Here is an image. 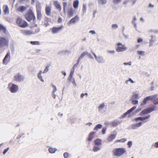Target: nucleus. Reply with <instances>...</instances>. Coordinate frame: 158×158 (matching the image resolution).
Returning <instances> with one entry per match:
<instances>
[{
    "label": "nucleus",
    "instance_id": "14",
    "mask_svg": "<svg viewBox=\"0 0 158 158\" xmlns=\"http://www.w3.org/2000/svg\"><path fill=\"white\" fill-rule=\"evenodd\" d=\"M152 101L155 105H158V95L155 94L152 95Z\"/></svg>",
    "mask_w": 158,
    "mask_h": 158
},
{
    "label": "nucleus",
    "instance_id": "59",
    "mask_svg": "<svg viewBox=\"0 0 158 158\" xmlns=\"http://www.w3.org/2000/svg\"><path fill=\"white\" fill-rule=\"evenodd\" d=\"M127 141V139L125 138H123L120 139V142L124 143Z\"/></svg>",
    "mask_w": 158,
    "mask_h": 158
},
{
    "label": "nucleus",
    "instance_id": "38",
    "mask_svg": "<svg viewBox=\"0 0 158 158\" xmlns=\"http://www.w3.org/2000/svg\"><path fill=\"white\" fill-rule=\"evenodd\" d=\"M145 52L142 51H138L137 54L141 56H143L144 55Z\"/></svg>",
    "mask_w": 158,
    "mask_h": 158
},
{
    "label": "nucleus",
    "instance_id": "44",
    "mask_svg": "<svg viewBox=\"0 0 158 158\" xmlns=\"http://www.w3.org/2000/svg\"><path fill=\"white\" fill-rule=\"evenodd\" d=\"M86 11V5L83 4V13H85Z\"/></svg>",
    "mask_w": 158,
    "mask_h": 158
},
{
    "label": "nucleus",
    "instance_id": "20",
    "mask_svg": "<svg viewBox=\"0 0 158 158\" xmlns=\"http://www.w3.org/2000/svg\"><path fill=\"white\" fill-rule=\"evenodd\" d=\"M79 19V18L77 15H76L75 17L69 21V23L71 24H74L77 21H78Z\"/></svg>",
    "mask_w": 158,
    "mask_h": 158
},
{
    "label": "nucleus",
    "instance_id": "49",
    "mask_svg": "<svg viewBox=\"0 0 158 158\" xmlns=\"http://www.w3.org/2000/svg\"><path fill=\"white\" fill-rule=\"evenodd\" d=\"M64 158H68L69 157V154L68 152H66L64 154Z\"/></svg>",
    "mask_w": 158,
    "mask_h": 158
},
{
    "label": "nucleus",
    "instance_id": "53",
    "mask_svg": "<svg viewBox=\"0 0 158 158\" xmlns=\"http://www.w3.org/2000/svg\"><path fill=\"white\" fill-rule=\"evenodd\" d=\"M9 148H8L6 149H5L4 150V151L3 152V155H5L6 154V153L9 150Z\"/></svg>",
    "mask_w": 158,
    "mask_h": 158
},
{
    "label": "nucleus",
    "instance_id": "12",
    "mask_svg": "<svg viewBox=\"0 0 158 158\" xmlns=\"http://www.w3.org/2000/svg\"><path fill=\"white\" fill-rule=\"evenodd\" d=\"M10 52L8 51L6 53L3 60V63L6 64L10 61Z\"/></svg>",
    "mask_w": 158,
    "mask_h": 158
},
{
    "label": "nucleus",
    "instance_id": "54",
    "mask_svg": "<svg viewBox=\"0 0 158 158\" xmlns=\"http://www.w3.org/2000/svg\"><path fill=\"white\" fill-rule=\"evenodd\" d=\"M106 130V127H104L102 128V132L103 134H105Z\"/></svg>",
    "mask_w": 158,
    "mask_h": 158
},
{
    "label": "nucleus",
    "instance_id": "30",
    "mask_svg": "<svg viewBox=\"0 0 158 158\" xmlns=\"http://www.w3.org/2000/svg\"><path fill=\"white\" fill-rule=\"evenodd\" d=\"M98 2V4L102 5H105L107 2V0H97Z\"/></svg>",
    "mask_w": 158,
    "mask_h": 158
},
{
    "label": "nucleus",
    "instance_id": "13",
    "mask_svg": "<svg viewBox=\"0 0 158 158\" xmlns=\"http://www.w3.org/2000/svg\"><path fill=\"white\" fill-rule=\"evenodd\" d=\"M95 58L96 60L98 63H104L105 62V60L104 58L101 56H95Z\"/></svg>",
    "mask_w": 158,
    "mask_h": 158
},
{
    "label": "nucleus",
    "instance_id": "25",
    "mask_svg": "<svg viewBox=\"0 0 158 158\" xmlns=\"http://www.w3.org/2000/svg\"><path fill=\"white\" fill-rule=\"evenodd\" d=\"M27 8V7L25 6H20L19 7L17 8V10L21 12H23L24 11L26 10Z\"/></svg>",
    "mask_w": 158,
    "mask_h": 158
},
{
    "label": "nucleus",
    "instance_id": "19",
    "mask_svg": "<svg viewBox=\"0 0 158 158\" xmlns=\"http://www.w3.org/2000/svg\"><path fill=\"white\" fill-rule=\"evenodd\" d=\"M122 123V121L118 120L117 119L114 120L112 121L110 124H111L112 127H116L119 124Z\"/></svg>",
    "mask_w": 158,
    "mask_h": 158
},
{
    "label": "nucleus",
    "instance_id": "29",
    "mask_svg": "<svg viewBox=\"0 0 158 158\" xmlns=\"http://www.w3.org/2000/svg\"><path fill=\"white\" fill-rule=\"evenodd\" d=\"M6 29L2 25L0 24V31H2L4 34H6Z\"/></svg>",
    "mask_w": 158,
    "mask_h": 158
},
{
    "label": "nucleus",
    "instance_id": "45",
    "mask_svg": "<svg viewBox=\"0 0 158 158\" xmlns=\"http://www.w3.org/2000/svg\"><path fill=\"white\" fill-rule=\"evenodd\" d=\"M52 86L53 88V89L52 91V93H55V92L57 90V88L56 86L53 85V84H52Z\"/></svg>",
    "mask_w": 158,
    "mask_h": 158
},
{
    "label": "nucleus",
    "instance_id": "11",
    "mask_svg": "<svg viewBox=\"0 0 158 158\" xmlns=\"http://www.w3.org/2000/svg\"><path fill=\"white\" fill-rule=\"evenodd\" d=\"M136 108V106H133L131 109L128 110L126 113L121 115L119 117L120 119H121L124 118L127 115L131 113Z\"/></svg>",
    "mask_w": 158,
    "mask_h": 158
},
{
    "label": "nucleus",
    "instance_id": "43",
    "mask_svg": "<svg viewBox=\"0 0 158 158\" xmlns=\"http://www.w3.org/2000/svg\"><path fill=\"white\" fill-rule=\"evenodd\" d=\"M63 10L64 12V13H65V8L66 7L67 5V2H63Z\"/></svg>",
    "mask_w": 158,
    "mask_h": 158
},
{
    "label": "nucleus",
    "instance_id": "63",
    "mask_svg": "<svg viewBox=\"0 0 158 158\" xmlns=\"http://www.w3.org/2000/svg\"><path fill=\"white\" fill-rule=\"evenodd\" d=\"M129 81L132 84H134L135 83V82L133 81L131 78H129Z\"/></svg>",
    "mask_w": 158,
    "mask_h": 158
},
{
    "label": "nucleus",
    "instance_id": "2",
    "mask_svg": "<svg viewBox=\"0 0 158 158\" xmlns=\"http://www.w3.org/2000/svg\"><path fill=\"white\" fill-rule=\"evenodd\" d=\"M126 152L125 148H115L112 151L113 156L117 157L121 156Z\"/></svg>",
    "mask_w": 158,
    "mask_h": 158
},
{
    "label": "nucleus",
    "instance_id": "15",
    "mask_svg": "<svg viewBox=\"0 0 158 158\" xmlns=\"http://www.w3.org/2000/svg\"><path fill=\"white\" fill-rule=\"evenodd\" d=\"M63 28V26H61L58 27H53L52 30V32L54 34H56L60 32Z\"/></svg>",
    "mask_w": 158,
    "mask_h": 158
},
{
    "label": "nucleus",
    "instance_id": "57",
    "mask_svg": "<svg viewBox=\"0 0 158 158\" xmlns=\"http://www.w3.org/2000/svg\"><path fill=\"white\" fill-rule=\"evenodd\" d=\"M71 82H72V84L73 85V86L75 87H76L77 86V84L75 82L74 79H73V81Z\"/></svg>",
    "mask_w": 158,
    "mask_h": 158
},
{
    "label": "nucleus",
    "instance_id": "27",
    "mask_svg": "<svg viewBox=\"0 0 158 158\" xmlns=\"http://www.w3.org/2000/svg\"><path fill=\"white\" fill-rule=\"evenodd\" d=\"M37 19L40 20H41L42 16L41 11L40 10H37Z\"/></svg>",
    "mask_w": 158,
    "mask_h": 158
},
{
    "label": "nucleus",
    "instance_id": "23",
    "mask_svg": "<svg viewBox=\"0 0 158 158\" xmlns=\"http://www.w3.org/2000/svg\"><path fill=\"white\" fill-rule=\"evenodd\" d=\"M42 73V70H40L39 73L37 74V77L42 82H44V80L43 79L41 75Z\"/></svg>",
    "mask_w": 158,
    "mask_h": 158
},
{
    "label": "nucleus",
    "instance_id": "48",
    "mask_svg": "<svg viewBox=\"0 0 158 158\" xmlns=\"http://www.w3.org/2000/svg\"><path fill=\"white\" fill-rule=\"evenodd\" d=\"M132 142L131 141H129L128 142L127 145L128 146V147L129 148H130L131 147V146L132 145Z\"/></svg>",
    "mask_w": 158,
    "mask_h": 158
},
{
    "label": "nucleus",
    "instance_id": "33",
    "mask_svg": "<svg viewBox=\"0 0 158 158\" xmlns=\"http://www.w3.org/2000/svg\"><path fill=\"white\" fill-rule=\"evenodd\" d=\"M102 125L101 124H99L96 125L94 129V130L98 131V129L101 128L102 127Z\"/></svg>",
    "mask_w": 158,
    "mask_h": 158
},
{
    "label": "nucleus",
    "instance_id": "8",
    "mask_svg": "<svg viewBox=\"0 0 158 158\" xmlns=\"http://www.w3.org/2000/svg\"><path fill=\"white\" fill-rule=\"evenodd\" d=\"M26 19L29 22L31 21L32 19H35L34 14L31 10L29 11V12L25 15Z\"/></svg>",
    "mask_w": 158,
    "mask_h": 158
},
{
    "label": "nucleus",
    "instance_id": "61",
    "mask_svg": "<svg viewBox=\"0 0 158 158\" xmlns=\"http://www.w3.org/2000/svg\"><path fill=\"white\" fill-rule=\"evenodd\" d=\"M88 55V56L90 58H91V59H93L94 58L90 54V53H89L88 52V54L87 55Z\"/></svg>",
    "mask_w": 158,
    "mask_h": 158
},
{
    "label": "nucleus",
    "instance_id": "28",
    "mask_svg": "<svg viewBox=\"0 0 158 158\" xmlns=\"http://www.w3.org/2000/svg\"><path fill=\"white\" fill-rule=\"evenodd\" d=\"M116 136V135L114 134H111L108 138L109 141H112L114 139Z\"/></svg>",
    "mask_w": 158,
    "mask_h": 158
},
{
    "label": "nucleus",
    "instance_id": "58",
    "mask_svg": "<svg viewBox=\"0 0 158 158\" xmlns=\"http://www.w3.org/2000/svg\"><path fill=\"white\" fill-rule=\"evenodd\" d=\"M73 79H74L73 77V76H69L68 77V79L69 81L70 82H72L73 81Z\"/></svg>",
    "mask_w": 158,
    "mask_h": 158
},
{
    "label": "nucleus",
    "instance_id": "5",
    "mask_svg": "<svg viewBox=\"0 0 158 158\" xmlns=\"http://www.w3.org/2000/svg\"><path fill=\"white\" fill-rule=\"evenodd\" d=\"M8 88L12 93H15L19 90L18 85L13 83H9L8 85Z\"/></svg>",
    "mask_w": 158,
    "mask_h": 158
},
{
    "label": "nucleus",
    "instance_id": "4",
    "mask_svg": "<svg viewBox=\"0 0 158 158\" xmlns=\"http://www.w3.org/2000/svg\"><path fill=\"white\" fill-rule=\"evenodd\" d=\"M16 23L20 27L25 28L28 25L27 23L25 20L20 18H18L16 20Z\"/></svg>",
    "mask_w": 158,
    "mask_h": 158
},
{
    "label": "nucleus",
    "instance_id": "52",
    "mask_svg": "<svg viewBox=\"0 0 158 158\" xmlns=\"http://www.w3.org/2000/svg\"><path fill=\"white\" fill-rule=\"evenodd\" d=\"M123 64L125 65H129L130 66L131 65V61H129L128 63L124 62L123 63Z\"/></svg>",
    "mask_w": 158,
    "mask_h": 158
},
{
    "label": "nucleus",
    "instance_id": "46",
    "mask_svg": "<svg viewBox=\"0 0 158 158\" xmlns=\"http://www.w3.org/2000/svg\"><path fill=\"white\" fill-rule=\"evenodd\" d=\"M132 24L133 25L135 29L136 30H137V24L136 23V22L132 21Z\"/></svg>",
    "mask_w": 158,
    "mask_h": 158
},
{
    "label": "nucleus",
    "instance_id": "51",
    "mask_svg": "<svg viewBox=\"0 0 158 158\" xmlns=\"http://www.w3.org/2000/svg\"><path fill=\"white\" fill-rule=\"evenodd\" d=\"M121 0H114L113 2L115 4H117L121 1Z\"/></svg>",
    "mask_w": 158,
    "mask_h": 158
},
{
    "label": "nucleus",
    "instance_id": "50",
    "mask_svg": "<svg viewBox=\"0 0 158 158\" xmlns=\"http://www.w3.org/2000/svg\"><path fill=\"white\" fill-rule=\"evenodd\" d=\"M74 71V69H72V70H71L69 76H73Z\"/></svg>",
    "mask_w": 158,
    "mask_h": 158
},
{
    "label": "nucleus",
    "instance_id": "3",
    "mask_svg": "<svg viewBox=\"0 0 158 158\" xmlns=\"http://www.w3.org/2000/svg\"><path fill=\"white\" fill-rule=\"evenodd\" d=\"M157 110V107L154 105H153L151 107L146 108L142 110L140 113V115L143 116L145 114L151 113L153 111Z\"/></svg>",
    "mask_w": 158,
    "mask_h": 158
},
{
    "label": "nucleus",
    "instance_id": "1",
    "mask_svg": "<svg viewBox=\"0 0 158 158\" xmlns=\"http://www.w3.org/2000/svg\"><path fill=\"white\" fill-rule=\"evenodd\" d=\"M150 117V115H148L145 117H139L135 118L134 120L135 122H138L139 120L141 121V122L132 124L131 126V128L133 130L137 129L138 128L141 127L143 124L147 122L148 121V119Z\"/></svg>",
    "mask_w": 158,
    "mask_h": 158
},
{
    "label": "nucleus",
    "instance_id": "37",
    "mask_svg": "<svg viewBox=\"0 0 158 158\" xmlns=\"http://www.w3.org/2000/svg\"><path fill=\"white\" fill-rule=\"evenodd\" d=\"M150 37L151 39L149 40V41L154 43L156 41V36L152 35Z\"/></svg>",
    "mask_w": 158,
    "mask_h": 158
},
{
    "label": "nucleus",
    "instance_id": "55",
    "mask_svg": "<svg viewBox=\"0 0 158 158\" xmlns=\"http://www.w3.org/2000/svg\"><path fill=\"white\" fill-rule=\"evenodd\" d=\"M139 46H140V45H139V44L136 45L135 46V47L132 50H131V51H133L134 50H135L136 49H137L139 47Z\"/></svg>",
    "mask_w": 158,
    "mask_h": 158
},
{
    "label": "nucleus",
    "instance_id": "32",
    "mask_svg": "<svg viewBox=\"0 0 158 158\" xmlns=\"http://www.w3.org/2000/svg\"><path fill=\"white\" fill-rule=\"evenodd\" d=\"M95 144L96 145H100L102 143V140L101 139H97L94 140Z\"/></svg>",
    "mask_w": 158,
    "mask_h": 158
},
{
    "label": "nucleus",
    "instance_id": "62",
    "mask_svg": "<svg viewBox=\"0 0 158 158\" xmlns=\"http://www.w3.org/2000/svg\"><path fill=\"white\" fill-rule=\"evenodd\" d=\"M40 29L39 28H38L35 30V32H34L35 34L37 33L40 31Z\"/></svg>",
    "mask_w": 158,
    "mask_h": 158
},
{
    "label": "nucleus",
    "instance_id": "34",
    "mask_svg": "<svg viewBox=\"0 0 158 158\" xmlns=\"http://www.w3.org/2000/svg\"><path fill=\"white\" fill-rule=\"evenodd\" d=\"M57 150V149L56 148H49L48 149L49 152L51 153H54Z\"/></svg>",
    "mask_w": 158,
    "mask_h": 158
},
{
    "label": "nucleus",
    "instance_id": "16",
    "mask_svg": "<svg viewBox=\"0 0 158 158\" xmlns=\"http://www.w3.org/2000/svg\"><path fill=\"white\" fill-rule=\"evenodd\" d=\"M148 100L152 101V95L148 96L144 98L141 104V106H143L146 104Z\"/></svg>",
    "mask_w": 158,
    "mask_h": 158
},
{
    "label": "nucleus",
    "instance_id": "17",
    "mask_svg": "<svg viewBox=\"0 0 158 158\" xmlns=\"http://www.w3.org/2000/svg\"><path fill=\"white\" fill-rule=\"evenodd\" d=\"M22 33L23 35H30L35 34L34 32L27 30H23L22 31Z\"/></svg>",
    "mask_w": 158,
    "mask_h": 158
},
{
    "label": "nucleus",
    "instance_id": "35",
    "mask_svg": "<svg viewBox=\"0 0 158 158\" xmlns=\"http://www.w3.org/2000/svg\"><path fill=\"white\" fill-rule=\"evenodd\" d=\"M139 94H134L132 96L131 98V100H135L138 98Z\"/></svg>",
    "mask_w": 158,
    "mask_h": 158
},
{
    "label": "nucleus",
    "instance_id": "60",
    "mask_svg": "<svg viewBox=\"0 0 158 158\" xmlns=\"http://www.w3.org/2000/svg\"><path fill=\"white\" fill-rule=\"evenodd\" d=\"M89 33L91 34L92 35H94L96 34V32L94 31L91 30L90 31Z\"/></svg>",
    "mask_w": 158,
    "mask_h": 158
},
{
    "label": "nucleus",
    "instance_id": "6",
    "mask_svg": "<svg viewBox=\"0 0 158 158\" xmlns=\"http://www.w3.org/2000/svg\"><path fill=\"white\" fill-rule=\"evenodd\" d=\"M117 45L118 47L116 48V50L117 52H123L126 51L127 49L125 44L123 45L121 43H118Z\"/></svg>",
    "mask_w": 158,
    "mask_h": 158
},
{
    "label": "nucleus",
    "instance_id": "26",
    "mask_svg": "<svg viewBox=\"0 0 158 158\" xmlns=\"http://www.w3.org/2000/svg\"><path fill=\"white\" fill-rule=\"evenodd\" d=\"M45 10L47 15L48 16L50 15L51 11V8L49 6H46L45 9Z\"/></svg>",
    "mask_w": 158,
    "mask_h": 158
},
{
    "label": "nucleus",
    "instance_id": "42",
    "mask_svg": "<svg viewBox=\"0 0 158 158\" xmlns=\"http://www.w3.org/2000/svg\"><path fill=\"white\" fill-rule=\"evenodd\" d=\"M49 65H47L46 66L45 69H44L43 72L42 71L43 73H47L49 70Z\"/></svg>",
    "mask_w": 158,
    "mask_h": 158
},
{
    "label": "nucleus",
    "instance_id": "9",
    "mask_svg": "<svg viewBox=\"0 0 158 158\" xmlns=\"http://www.w3.org/2000/svg\"><path fill=\"white\" fill-rule=\"evenodd\" d=\"M24 77L19 73L15 76L14 77V80L19 82H23L24 81Z\"/></svg>",
    "mask_w": 158,
    "mask_h": 158
},
{
    "label": "nucleus",
    "instance_id": "18",
    "mask_svg": "<svg viewBox=\"0 0 158 158\" xmlns=\"http://www.w3.org/2000/svg\"><path fill=\"white\" fill-rule=\"evenodd\" d=\"M53 4L56 9L58 10L59 11L61 10V6L59 2L57 1H54L53 2Z\"/></svg>",
    "mask_w": 158,
    "mask_h": 158
},
{
    "label": "nucleus",
    "instance_id": "39",
    "mask_svg": "<svg viewBox=\"0 0 158 158\" xmlns=\"http://www.w3.org/2000/svg\"><path fill=\"white\" fill-rule=\"evenodd\" d=\"M30 43L32 44V45H40V43L38 41H31L30 42Z\"/></svg>",
    "mask_w": 158,
    "mask_h": 158
},
{
    "label": "nucleus",
    "instance_id": "41",
    "mask_svg": "<svg viewBox=\"0 0 158 158\" xmlns=\"http://www.w3.org/2000/svg\"><path fill=\"white\" fill-rule=\"evenodd\" d=\"M107 52L108 53L114 55L115 52V51L114 50H107Z\"/></svg>",
    "mask_w": 158,
    "mask_h": 158
},
{
    "label": "nucleus",
    "instance_id": "36",
    "mask_svg": "<svg viewBox=\"0 0 158 158\" xmlns=\"http://www.w3.org/2000/svg\"><path fill=\"white\" fill-rule=\"evenodd\" d=\"M79 4V1L78 0L74 1L73 4L74 7L75 8H77Z\"/></svg>",
    "mask_w": 158,
    "mask_h": 158
},
{
    "label": "nucleus",
    "instance_id": "21",
    "mask_svg": "<svg viewBox=\"0 0 158 158\" xmlns=\"http://www.w3.org/2000/svg\"><path fill=\"white\" fill-rule=\"evenodd\" d=\"M3 12L5 14H9V9L7 5H4L3 6Z\"/></svg>",
    "mask_w": 158,
    "mask_h": 158
},
{
    "label": "nucleus",
    "instance_id": "31",
    "mask_svg": "<svg viewBox=\"0 0 158 158\" xmlns=\"http://www.w3.org/2000/svg\"><path fill=\"white\" fill-rule=\"evenodd\" d=\"M101 149V148L98 145H95L94 146L93 150L95 152H96Z\"/></svg>",
    "mask_w": 158,
    "mask_h": 158
},
{
    "label": "nucleus",
    "instance_id": "22",
    "mask_svg": "<svg viewBox=\"0 0 158 158\" xmlns=\"http://www.w3.org/2000/svg\"><path fill=\"white\" fill-rule=\"evenodd\" d=\"M68 16L69 17H72L74 14V11L73 8H71L68 10Z\"/></svg>",
    "mask_w": 158,
    "mask_h": 158
},
{
    "label": "nucleus",
    "instance_id": "24",
    "mask_svg": "<svg viewBox=\"0 0 158 158\" xmlns=\"http://www.w3.org/2000/svg\"><path fill=\"white\" fill-rule=\"evenodd\" d=\"M95 134V132L94 131L92 132L89 134L88 138V140L89 141H91L93 139Z\"/></svg>",
    "mask_w": 158,
    "mask_h": 158
},
{
    "label": "nucleus",
    "instance_id": "10",
    "mask_svg": "<svg viewBox=\"0 0 158 158\" xmlns=\"http://www.w3.org/2000/svg\"><path fill=\"white\" fill-rule=\"evenodd\" d=\"M9 45V40L4 37H0V47L4 46H8Z\"/></svg>",
    "mask_w": 158,
    "mask_h": 158
},
{
    "label": "nucleus",
    "instance_id": "56",
    "mask_svg": "<svg viewBox=\"0 0 158 158\" xmlns=\"http://www.w3.org/2000/svg\"><path fill=\"white\" fill-rule=\"evenodd\" d=\"M112 27L116 29L118 28V26L116 24H113L112 25Z\"/></svg>",
    "mask_w": 158,
    "mask_h": 158
},
{
    "label": "nucleus",
    "instance_id": "7",
    "mask_svg": "<svg viewBox=\"0 0 158 158\" xmlns=\"http://www.w3.org/2000/svg\"><path fill=\"white\" fill-rule=\"evenodd\" d=\"M98 110L99 113L101 114H104L106 110V103L103 102L101 104L98 106Z\"/></svg>",
    "mask_w": 158,
    "mask_h": 158
},
{
    "label": "nucleus",
    "instance_id": "64",
    "mask_svg": "<svg viewBox=\"0 0 158 158\" xmlns=\"http://www.w3.org/2000/svg\"><path fill=\"white\" fill-rule=\"evenodd\" d=\"M154 147L156 148H158V142H156L155 143Z\"/></svg>",
    "mask_w": 158,
    "mask_h": 158
},
{
    "label": "nucleus",
    "instance_id": "40",
    "mask_svg": "<svg viewBox=\"0 0 158 158\" xmlns=\"http://www.w3.org/2000/svg\"><path fill=\"white\" fill-rule=\"evenodd\" d=\"M87 54L88 52L87 51L81 53V56L79 57L82 59L85 55H87Z\"/></svg>",
    "mask_w": 158,
    "mask_h": 158
},
{
    "label": "nucleus",
    "instance_id": "47",
    "mask_svg": "<svg viewBox=\"0 0 158 158\" xmlns=\"http://www.w3.org/2000/svg\"><path fill=\"white\" fill-rule=\"evenodd\" d=\"M131 103L133 105H135L138 103V101L136 100H131Z\"/></svg>",
    "mask_w": 158,
    "mask_h": 158
}]
</instances>
